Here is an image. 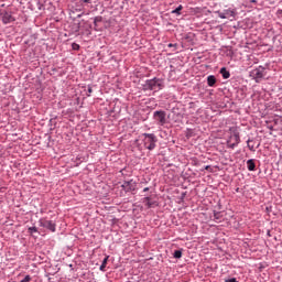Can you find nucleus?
Masks as SVG:
<instances>
[{
	"instance_id": "1",
	"label": "nucleus",
	"mask_w": 282,
	"mask_h": 282,
	"mask_svg": "<svg viewBox=\"0 0 282 282\" xmlns=\"http://www.w3.org/2000/svg\"><path fill=\"white\" fill-rule=\"evenodd\" d=\"M164 89V79L154 77L152 79H147L143 84L144 91H160Z\"/></svg>"
},
{
	"instance_id": "2",
	"label": "nucleus",
	"mask_w": 282,
	"mask_h": 282,
	"mask_svg": "<svg viewBox=\"0 0 282 282\" xmlns=\"http://www.w3.org/2000/svg\"><path fill=\"white\" fill-rule=\"evenodd\" d=\"M230 135L227 139V147L228 149H235L237 147H239L240 142H241V137L239 134V132L237 131V129L235 128H230Z\"/></svg>"
},
{
	"instance_id": "3",
	"label": "nucleus",
	"mask_w": 282,
	"mask_h": 282,
	"mask_svg": "<svg viewBox=\"0 0 282 282\" xmlns=\"http://www.w3.org/2000/svg\"><path fill=\"white\" fill-rule=\"evenodd\" d=\"M143 147L148 151H153L158 147V137L153 133H143Z\"/></svg>"
},
{
	"instance_id": "4",
	"label": "nucleus",
	"mask_w": 282,
	"mask_h": 282,
	"mask_svg": "<svg viewBox=\"0 0 282 282\" xmlns=\"http://www.w3.org/2000/svg\"><path fill=\"white\" fill-rule=\"evenodd\" d=\"M153 118L159 127H164L166 124V111L156 110L153 112Z\"/></svg>"
},
{
	"instance_id": "5",
	"label": "nucleus",
	"mask_w": 282,
	"mask_h": 282,
	"mask_svg": "<svg viewBox=\"0 0 282 282\" xmlns=\"http://www.w3.org/2000/svg\"><path fill=\"white\" fill-rule=\"evenodd\" d=\"M251 76L256 83H261L263 80V77L265 76V67L259 66L251 70Z\"/></svg>"
},
{
	"instance_id": "6",
	"label": "nucleus",
	"mask_w": 282,
	"mask_h": 282,
	"mask_svg": "<svg viewBox=\"0 0 282 282\" xmlns=\"http://www.w3.org/2000/svg\"><path fill=\"white\" fill-rule=\"evenodd\" d=\"M39 224L41 228L50 230V232H56V223L46 218H40Z\"/></svg>"
},
{
	"instance_id": "7",
	"label": "nucleus",
	"mask_w": 282,
	"mask_h": 282,
	"mask_svg": "<svg viewBox=\"0 0 282 282\" xmlns=\"http://www.w3.org/2000/svg\"><path fill=\"white\" fill-rule=\"evenodd\" d=\"M219 19H235L237 17V11L235 9H225L223 11H217Z\"/></svg>"
},
{
	"instance_id": "8",
	"label": "nucleus",
	"mask_w": 282,
	"mask_h": 282,
	"mask_svg": "<svg viewBox=\"0 0 282 282\" xmlns=\"http://www.w3.org/2000/svg\"><path fill=\"white\" fill-rule=\"evenodd\" d=\"M142 204L145 206V208H156L158 200H154L151 196H145L141 199Z\"/></svg>"
},
{
	"instance_id": "9",
	"label": "nucleus",
	"mask_w": 282,
	"mask_h": 282,
	"mask_svg": "<svg viewBox=\"0 0 282 282\" xmlns=\"http://www.w3.org/2000/svg\"><path fill=\"white\" fill-rule=\"evenodd\" d=\"M122 188L126 193H131L135 191V182H133V180L124 181L122 184Z\"/></svg>"
},
{
	"instance_id": "10",
	"label": "nucleus",
	"mask_w": 282,
	"mask_h": 282,
	"mask_svg": "<svg viewBox=\"0 0 282 282\" xmlns=\"http://www.w3.org/2000/svg\"><path fill=\"white\" fill-rule=\"evenodd\" d=\"M2 22L8 25V23L14 22V17H12V13L4 11L2 12Z\"/></svg>"
},
{
	"instance_id": "11",
	"label": "nucleus",
	"mask_w": 282,
	"mask_h": 282,
	"mask_svg": "<svg viewBox=\"0 0 282 282\" xmlns=\"http://www.w3.org/2000/svg\"><path fill=\"white\" fill-rule=\"evenodd\" d=\"M247 169H248V171H256L257 170V164H254V159H249L247 161Z\"/></svg>"
},
{
	"instance_id": "12",
	"label": "nucleus",
	"mask_w": 282,
	"mask_h": 282,
	"mask_svg": "<svg viewBox=\"0 0 282 282\" xmlns=\"http://www.w3.org/2000/svg\"><path fill=\"white\" fill-rule=\"evenodd\" d=\"M216 84H217V78L214 75H209L207 77V85H208V87H213Z\"/></svg>"
},
{
	"instance_id": "13",
	"label": "nucleus",
	"mask_w": 282,
	"mask_h": 282,
	"mask_svg": "<svg viewBox=\"0 0 282 282\" xmlns=\"http://www.w3.org/2000/svg\"><path fill=\"white\" fill-rule=\"evenodd\" d=\"M220 74H221L223 78H225V79L230 78V72H228V69H226V67L220 68Z\"/></svg>"
},
{
	"instance_id": "14",
	"label": "nucleus",
	"mask_w": 282,
	"mask_h": 282,
	"mask_svg": "<svg viewBox=\"0 0 282 282\" xmlns=\"http://www.w3.org/2000/svg\"><path fill=\"white\" fill-rule=\"evenodd\" d=\"M107 261H109V256H107V257L102 260L101 265L99 267V270H100L101 272H105V268H107Z\"/></svg>"
},
{
	"instance_id": "15",
	"label": "nucleus",
	"mask_w": 282,
	"mask_h": 282,
	"mask_svg": "<svg viewBox=\"0 0 282 282\" xmlns=\"http://www.w3.org/2000/svg\"><path fill=\"white\" fill-rule=\"evenodd\" d=\"M182 10H184V7L181 4V6H178L176 9H174V10L172 11V14H177V15H180L181 12H182Z\"/></svg>"
},
{
	"instance_id": "16",
	"label": "nucleus",
	"mask_w": 282,
	"mask_h": 282,
	"mask_svg": "<svg viewBox=\"0 0 282 282\" xmlns=\"http://www.w3.org/2000/svg\"><path fill=\"white\" fill-rule=\"evenodd\" d=\"M98 23H102V17H96L94 19V25L95 28H98Z\"/></svg>"
},
{
	"instance_id": "17",
	"label": "nucleus",
	"mask_w": 282,
	"mask_h": 282,
	"mask_svg": "<svg viewBox=\"0 0 282 282\" xmlns=\"http://www.w3.org/2000/svg\"><path fill=\"white\" fill-rule=\"evenodd\" d=\"M173 257L174 259H182V250H175Z\"/></svg>"
},
{
	"instance_id": "18",
	"label": "nucleus",
	"mask_w": 282,
	"mask_h": 282,
	"mask_svg": "<svg viewBox=\"0 0 282 282\" xmlns=\"http://www.w3.org/2000/svg\"><path fill=\"white\" fill-rule=\"evenodd\" d=\"M30 235H34V232H39V229L36 227H29Z\"/></svg>"
},
{
	"instance_id": "19",
	"label": "nucleus",
	"mask_w": 282,
	"mask_h": 282,
	"mask_svg": "<svg viewBox=\"0 0 282 282\" xmlns=\"http://www.w3.org/2000/svg\"><path fill=\"white\" fill-rule=\"evenodd\" d=\"M32 281V276L30 275H25L23 280H21L20 282H31Z\"/></svg>"
},
{
	"instance_id": "20",
	"label": "nucleus",
	"mask_w": 282,
	"mask_h": 282,
	"mask_svg": "<svg viewBox=\"0 0 282 282\" xmlns=\"http://www.w3.org/2000/svg\"><path fill=\"white\" fill-rule=\"evenodd\" d=\"M251 140H247V144H248V149H250L251 151H254V145H250Z\"/></svg>"
},
{
	"instance_id": "21",
	"label": "nucleus",
	"mask_w": 282,
	"mask_h": 282,
	"mask_svg": "<svg viewBox=\"0 0 282 282\" xmlns=\"http://www.w3.org/2000/svg\"><path fill=\"white\" fill-rule=\"evenodd\" d=\"M72 47H73V50H80V45H78L76 43H73Z\"/></svg>"
},
{
	"instance_id": "22",
	"label": "nucleus",
	"mask_w": 282,
	"mask_h": 282,
	"mask_svg": "<svg viewBox=\"0 0 282 282\" xmlns=\"http://www.w3.org/2000/svg\"><path fill=\"white\" fill-rule=\"evenodd\" d=\"M82 3H91V0H82Z\"/></svg>"
},
{
	"instance_id": "23",
	"label": "nucleus",
	"mask_w": 282,
	"mask_h": 282,
	"mask_svg": "<svg viewBox=\"0 0 282 282\" xmlns=\"http://www.w3.org/2000/svg\"><path fill=\"white\" fill-rule=\"evenodd\" d=\"M94 89H91V86H88V94H91Z\"/></svg>"
},
{
	"instance_id": "24",
	"label": "nucleus",
	"mask_w": 282,
	"mask_h": 282,
	"mask_svg": "<svg viewBox=\"0 0 282 282\" xmlns=\"http://www.w3.org/2000/svg\"><path fill=\"white\" fill-rule=\"evenodd\" d=\"M167 47H175V44H169Z\"/></svg>"
},
{
	"instance_id": "25",
	"label": "nucleus",
	"mask_w": 282,
	"mask_h": 282,
	"mask_svg": "<svg viewBox=\"0 0 282 282\" xmlns=\"http://www.w3.org/2000/svg\"><path fill=\"white\" fill-rule=\"evenodd\" d=\"M208 169H210V165L205 166V171H208Z\"/></svg>"
},
{
	"instance_id": "26",
	"label": "nucleus",
	"mask_w": 282,
	"mask_h": 282,
	"mask_svg": "<svg viewBox=\"0 0 282 282\" xmlns=\"http://www.w3.org/2000/svg\"><path fill=\"white\" fill-rule=\"evenodd\" d=\"M147 192H149V187H145V188L143 189V193H147Z\"/></svg>"
},
{
	"instance_id": "27",
	"label": "nucleus",
	"mask_w": 282,
	"mask_h": 282,
	"mask_svg": "<svg viewBox=\"0 0 282 282\" xmlns=\"http://www.w3.org/2000/svg\"><path fill=\"white\" fill-rule=\"evenodd\" d=\"M80 17H83V13H82V14H78V15H77V19H80Z\"/></svg>"
},
{
	"instance_id": "28",
	"label": "nucleus",
	"mask_w": 282,
	"mask_h": 282,
	"mask_svg": "<svg viewBox=\"0 0 282 282\" xmlns=\"http://www.w3.org/2000/svg\"><path fill=\"white\" fill-rule=\"evenodd\" d=\"M236 193H239V188L236 189Z\"/></svg>"
}]
</instances>
